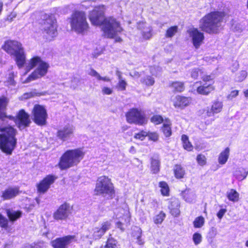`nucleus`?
<instances>
[{
	"mask_svg": "<svg viewBox=\"0 0 248 248\" xmlns=\"http://www.w3.org/2000/svg\"><path fill=\"white\" fill-rule=\"evenodd\" d=\"M105 10L103 5L95 7L90 13L89 18L92 24L102 25L101 29L105 36L112 38L121 32L123 29L120 22L115 18L109 16L104 18Z\"/></svg>",
	"mask_w": 248,
	"mask_h": 248,
	"instance_id": "nucleus-1",
	"label": "nucleus"
},
{
	"mask_svg": "<svg viewBox=\"0 0 248 248\" xmlns=\"http://www.w3.org/2000/svg\"><path fill=\"white\" fill-rule=\"evenodd\" d=\"M8 100L5 97H0V121L6 122L8 118L6 113L2 111L7 105ZM0 149L7 155H11L16 144V130L11 126L0 125Z\"/></svg>",
	"mask_w": 248,
	"mask_h": 248,
	"instance_id": "nucleus-2",
	"label": "nucleus"
},
{
	"mask_svg": "<svg viewBox=\"0 0 248 248\" xmlns=\"http://www.w3.org/2000/svg\"><path fill=\"white\" fill-rule=\"evenodd\" d=\"M224 17V13L217 11L210 12L200 19L199 28L210 34L217 33L221 29Z\"/></svg>",
	"mask_w": 248,
	"mask_h": 248,
	"instance_id": "nucleus-3",
	"label": "nucleus"
},
{
	"mask_svg": "<svg viewBox=\"0 0 248 248\" xmlns=\"http://www.w3.org/2000/svg\"><path fill=\"white\" fill-rule=\"evenodd\" d=\"M35 66H37L36 69L23 82V83H28L44 77L47 74L49 67L48 63L42 61L39 57L35 56L31 59L27 63L26 73Z\"/></svg>",
	"mask_w": 248,
	"mask_h": 248,
	"instance_id": "nucleus-4",
	"label": "nucleus"
},
{
	"mask_svg": "<svg viewBox=\"0 0 248 248\" xmlns=\"http://www.w3.org/2000/svg\"><path fill=\"white\" fill-rule=\"evenodd\" d=\"M2 48L7 53L15 57V60L19 68L24 66L26 56L24 48L20 42L8 40L5 42Z\"/></svg>",
	"mask_w": 248,
	"mask_h": 248,
	"instance_id": "nucleus-5",
	"label": "nucleus"
},
{
	"mask_svg": "<svg viewBox=\"0 0 248 248\" xmlns=\"http://www.w3.org/2000/svg\"><path fill=\"white\" fill-rule=\"evenodd\" d=\"M84 153L80 149L69 150L60 158L57 166L61 170H65L77 165L83 158Z\"/></svg>",
	"mask_w": 248,
	"mask_h": 248,
	"instance_id": "nucleus-6",
	"label": "nucleus"
},
{
	"mask_svg": "<svg viewBox=\"0 0 248 248\" xmlns=\"http://www.w3.org/2000/svg\"><path fill=\"white\" fill-rule=\"evenodd\" d=\"M71 30L78 34H84L89 28L86 14L82 11H76L70 18Z\"/></svg>",
	"mask_w": 248,
	"mask_h": 248,
	"instance_id": "nucleus-7",
	"label": "nucleus"
},
{
	"mask_svg": "<svg viewBox=\"0 0 248 248\" xmlns=\"http://www.w3.org/2000/svg\"><path fill=\"white\" fill-rule=\"evenodd\" d=\"M95 192L97 195L112 198L115 193L110 179L106 176L99 177L96 181Z\"/></svg>",
	"mask_w": 248,
	"mask_h": 248,
	"instance_id": "nucleus-8",
	"label": "nucleus"
},
{
	"mask_svg": "<svg viewBox=\"0 0 248 248\" xmlns=\"http://www.w3.org/2000/svg\"><path fill=\"white\" fill-rule=\"evenodd\" d=\"M57 28V21L54 15L51 14H45L43 16V18L41 23V29L49 39L56 36Z\"/></svg>",
	"mask_w": 248,
	"mask_h": 248,
	"instance_id": "nucleus-9",
	"label": "nucleus"
},
{
	"mask_svg": "<svg viewBox=\"0 0 248 248\" xmlns=\"http://www.w3.org/2000/svg\"><path fill=\"white\" fill-rule=\"evenodd\" d=\"M126 121L129 124L142 125L147 123L148 119L140 109L133 108L125 114Z\"/></svg>",
	"mask_w": 248,
	"mask_h": 248,
	"instance_id": "nucleus-10",
	"label": "nucleus"
},
{
	"mask_svg": "<svg viewBox=\"0 0 248 248\" xmlns=\"http://www.w3.org/2000/svg\"><path fill=\"white\" fill-rule=\"evenodd\" d=\"M111 223L109 221H106L101 224V226L95 227L91 230L85 232L83 237L86 238L97 240L100 239L109 229Z\"/></svg>",
	"mask_w": 248,
	"mask_h": 248,
	"instance_id": "nucleus-11",
	"label": "nucleus"
},
{
	"mask_svg": "<svg viewBox=\"0 0 248 248\" xmlns=\"http://www.w3.org/2000/svg\"><path fill=\"white\" fill-rule=\"evenodd\" d=\"M32 115L33 122L38 125L43 126L46 124L47 113L44 106L38 104L34 105Z\"/></svg>",
	"mask_w": 248,
	"mask_h": 248,
	"instance_id": "nucleus-12",
	"label": "nucleus"
},
{
	"mask_svg": "<svg viewBox=\"0 0 248 248\" xmlns=\"http://www.w3.org/2000/svg\"><path fill=\"white\" fill-rule=\"evenodd\" d=\"M7 119L13 120L17 127L20 129L29 126L31 123L29 114L24 109L20 110L16 117L8 116Z\"/></svg>",
	"mask_w": 248,
	"mask_h": 248,
	"instance_id": "nucleus-13",
	"label": "nucleus"
},
{
	"mask_svg": "<svg viewBox=\"0 0 248 248\" xmlns=\"http://www.w3.org/2000/svg\"><path fill=\"white\" fill-rule=\"evenodd\" d=\"M77 241L74 235H68L55 239L51 242L53 248H68L69 245Z\"/></svg>",
	"mask_w": 248,
	"mask_h": 248,
	"instance_id": "nucleus-14",
	"label": "nucleus"
},
{
	"mask_svg": "<svg viewBox=\"0 0 248 248\" xmlns=\"http://www.w3.org/2000/svg\"><path fill=\"white\" fill-rule=\"evenodd\" d=\"M71 213V207L70 204L64 203L54 213L53 217L56 220H65Z\"/></svg>",
	"mask_w": 248,
	"mask_h": 248,
	"instance_id": "nucleus-15",
	"label": "nucleus"
},
{
	"mask_svg": "<svg viewBox=\"0 0 248 248\" xmlns=\"http://www.w3.org/2000/svg\"><path fill=\"white\" fill-rule=\"evenodd\" d=\"M189 37L191 38L192 43L195 48H198L202 44L204 36L202 32L196 28H191L187 31Z\"/></svg>",
	"mask_w": 248,
	"mask_h": 248,
	"instance_id": "nucleus-16",
	"label": "nucleus"
},
{
	"mask_svg": "<svg viewBox=\"0 0 248 248\" xmlns=\"http://www.w3.org/2000/svg\"><path fill=\"white\" fill-rule=\"evenodd\" d=\"M56 177L53 175H47L37 185V190L40 194H45L54 183Z\"/></svg>",
	"mask_w": 248,
	"mask_h": 248,
	"instance_id": "nucleus-17",
	"label": "nucleus"
},
{
	"mask_svg": "<svg viewBox=\"0 0 248 248\" xmlns=\"http://www.w3.org/2000/svg\"><path fill=\"white\" fill-rule=\"evenodd\" d=\"M74 131V127L72 125H66L63 128L58 131L57 133V137L65 141L68 140L73 135Z\"/></svg>",
	"mask_w": 248,
	"mask_h": 248,
	"instance_id": "nucleus-18",
	"label": "nucleus"
},
{
	"mask_svg": "<svg viewBox=\"0 0 248 248\" xmlns=\"http://www.w3.org/2000/svg\"><path fill=\"white\" fill-rule=\"evenodd\" d=\"M180 202L177 199L173 198L170 200L169 208L170 210V213L172 216L177 217L179 215L180 213Z\"/></svg>",
	"mask_w": 248,
	"mask_h": 248,
	"instance_id": "nucleus-19",
	"label": "nucleus"
},
{
	"mask_svg": "<svg viewBox=\"0 0 248 248\" xmlns=\"http://www.w3.org/2000/svg\"><path fill=\"white\" fill-rule=\"evenodd\" d=\"M19 193V188L17 187H11L5 190L2 195V198L5 200H9L15 198Z\"/></svg>",
	"mask_w": 248,
	"mask_h": 248,
	"instance_id": "nucleus-20",
	"label": "nucleus"
},
{
	"mask_svg": "<svg viewBox=\"0 0 248 248\" xmlns=\"http://www.w3.org/2000/svg\"><path fill=\"white\" fill-rule=\"evenodd\" d=\"M190 102L189 98L178 95L175 97L173 105L175 108H183L189 105Z\"/></svg>",
	"mask_w": 248,
	"mask_h": 248,
	"instance_id": "nucleus-21",
	"label": "nucleus"
},
{
	"mask_svg": "<svg viewBox=\"0 0 248 248\" xmlns=\"http://www.w3.org/2000/svg\"><path fill=\"white\" fill-rule=\"evenodd\" d=\"M139 27L142 30V35L143 38L149 39L152 37L153 29L150 26L142 23L139 25Z\"/></svg>",
	"mask_w": 248,
	"mask_h": 248,
	"instance_id": "nucleus-22",
	"label": "nucleus"
},
{
	"mask_svg": "<svg viewBox=\"0 0 248 248\" xmlns=\"http://www.w3.org/2000/svg\"><path fill=\"white\" fill-rule=\"evenodd\" d=\"M214 90L215 87L212 84H204L203 85L197 87V92L200 94L206 95Z\"/></svg>",
	"mask_w": 248,
	"mask_h": 248,
	"instance_id": "nucleus-23",
	"label": "nucleus"
},
{
	"mask_svg": "<svg viewBox=\"0 0 248 248\" xmlns=\"http://www.w3.org/2000/svg\"><path fill=\"white\" fill-rule=\"evenodd\" d=\"M171 123L169 119H165L162 127V132L166 137H169L172 134Z\"/></svg>",
	"mask_w": 248,
	"mask_h": 248,
	"instance_id": "nucleus-24",
	"label": "nucleus"
},
{
	"mask_svg": "<svg viewBox=\"0 0 248 248\" xmlns=\"http://www.w3.org/2000/svg\"><path fill=\"white\" fill-rule=\"evenodd\" d=\"M230 155V148H226L218 155V161L220 164H225L228 160Z\"/></svg>",
	"mask_w": 248,
	"mask_h": 248,
	"instance_id": "nucleus-25",
	"label": "nucleus"
},
{
	"mask_svg": "<svg viewBox=\"0 0 248 248\" xmlns=\"http://www.w3.org/2000/svg\"><path fill=\"white\" fill-rule=\"evenodd\" d=\"M7 215L9 219L12 221H14L21 217L22 212L19 211H15L11 209L6 210Z\"/></svg>",
	"mask_w": 248,
	"mask_h": 248,
	"instance_id": "nucleus-26",
	"label": "nucleus"
},
{
	"mask_svg": "<svg viewBox=\"0 0 248 248\" xmlns=\"http://www.w3.org/2000/svg\"><path fill=\"white\" fill-rule=\"evenodd\" d=\"M160 170V162L157 159L152 158L151 161V170L153 173H157Z\"/></svg>",
	"mask_w": 248,
	"mask_h": 248,
	"instance_id": "nucleus-27",
	"label": "nucleus"
},
{
	"mask_svg": "<svg viewBox=\"0 0 248 248\" xmlns=\"http://www.w3.org/2000/svg\"><path fill=\"white\" fill-rule=\"evenodd\" d=\"M182 194L184 199L186 202H192L195 199V194L189 190L184 191Z\"/></svg>",
	"mask_w": 248,
	"mask_h": 248,
	"instance_id": "nucleus-28",
	"label": "nucleus"
},
{
	"mask_svg": "<svg viewBox=\"0 0 248 248\" xmlns=\"http://www.w3.org/2000/svg\"><path fill=\"white\" fill-rule=\"evenodd\" d=\"M239 193L234 189H232L227 192V197L228 199L233 202H236L239 200Z\"/></svg>",
	"mask_w": 248,
	"mask_h": 248,
	"instance_id": "nucleus-29",
	"label": "nucleus"
},
{
	"mask_svg": "<svg viewBox=\"0 0 248 248\" xmlns=\"http://www.w3.org/2000/svg\"><path fill=\"white\" fill-rule=\"evenodd\" d=\"M170 87L174 92H181L184 90V84L182 82L175 81L171 83Z\"/></svg>",
	"mask_w": 248,
	"mask_h": 248,
	"instance_id": "nucleus-30",
	"label": "nucleus"
},
{
	"mask_svg": "<svg viewBox=\"0 0 248 248\" xmlns=\"http://www.w3.org/2000/svg\"><path fill=\"white\" fill-rule=\"evenodd\" d=\"M222 108V102L218 101L214 102L211 107V108L215 114L221 112Z\"/></svg>",
	"mask_w": 248,
	"mask_h": 248,
	"instance_id": "nucleus-31",
	"label": "nucleus"
},
{
	"mask_svg": "<svg viewBox=\"0 0 248 248\" xmlns=\"http://www.w3.org/2000/svg\"><path fill=\"white\" fill-rule=\"evenodd\" d=\"M183 142V147L185 149L190 151L193 149V146L190 142L188 141V138L186 135H183L181 138Z\"/></svg>",
	"mask_w": 248,
	"mask_h": 248,
	"instance_id": "nucleus-32",
	"label": "nucleus"
},
{
	"mask_svg": "<svg viewBox=\"0 0 248 248\" xmlns=\"http://www.w3.org/2000/svg\"><path fill=\"white\" fill-rule=\"evenodd\" d=\"M174 172L176 178H182L184 177L185 171L180 165H176L174 168Z\"/></svg>",
	"mask_w": 248,
	"mask_h": 248,
	"instance_id": "nucleus-33",
	"label": "nucleus"
},
{
	"mask_svg": "<svg viewBox=\"0 0 248 248\" xmlns=\"http://www.w3.org/2000/svg\"><path fill=\"white\" fill-rule=\"evenodd\" d=\"M178 27L177 26H171L169 28L165 33V36L167 38H171L174 36L178 32Z\"/></svg>",
	"mask_w": 248,
	"mask_h": 248,
	"instance_id": "nucleus-34",
	"label": "nucleus"
},
{
	"mask_svg": "<svg viewBox=\"0 0 248 248\" xmlns=\"http://www.w3.org/2000/svg\"><path fill=\"white\" fill-rule=\"evenodd\" d=\"M140 81L141 83L148 86H153L155 82L154 78L150 76H146L141 79Z\"/></svg>",
	"mask_w": 248,
	"mask_h": 248,
	"instance_id": "nucleus-35",
	"label": "nucleus"
},
{
	"mask_svg": "<svg viewBox=\"0 0 248 248\" xmlns=\"http://www.w3.org/2000/svg\"><path fill=\"white\" fill-rule=\"evenodd\" d=\"M204 71L202 68H194L191 71V77L194 79H197L199 76L202 77Z\"/></svg>",
	"mask_w": 248,
	"mask_h": 248,
	"instance_id": "nucleus-36",
	"label": "nucleus"
},
{
	"mask_svg": "<svg viewBox=\"0 0 248 248\" xmlns=\"http://www.w3.org/2000/svg\"><path fill=\"white\" fill-rule=\"evenodd\" d=\"M159 186L161 188V192L163 196H168L169 193V187L168 184L165 182H160Z\"/></svg>",
	"mask_w": 248,
	"mask_h": 248,
	"instance_id": "nucleus-37",
	"label": "nucleus"
},
{
	"mask_svg": "<svg viewBox=\"0 0 248 248\" xmlns=\"http://www.w3.org/2000/svg\"><path fill=\"white\" fill-rule=\"evenodd\" d=\"M204 224V218L202 216L196 217L193 221L194 227L196 228H200Z\"/></svg>",
	"mask_w": 248,
	"mask_h": 248,
	"instance_id": "nucleus-38",
	"label": "nucleus"
},
{
	"mask_svg": "<svg viewBox=\"0 0 248 248\" xmlns=\"http://www.w3.org/2000/svg\"><path fill=\"white\" fill-rule=\"evenodd\" d=\"M166 217L165 214L161 211L159 214L156 215L154 218V222L156 224H160L162 223Z\"/></svg>",
	"mask_w": 248,
	"mask_h": 248,
	"instance_id": "nucleus-39",
	"label": "nucleus"
},
{
	"mask_svg": "<svg viewBox=\"0 0 248 248\" xmlns=\"http://www.w3.org/2000/svg\"><path fill=\"white\" fill-rule=\"evenodd\" d=\"M247 175V172L243 169L235 171V175L238 180H243Z\"/></svg>",
	"mask_w": 248,
	"mask_h": 248,
	"instance_id": "nucleus-40",
	"label": "nucleus"
},
{
	"mask_svg": "<svg viewBox=\"0 0 248 248\" xmlns=\"http://www.w3.org/2000/svg\"><path fill=\"white\" fill-rule=\"evenodd\" d=\"M151 121L155 124H159L161 123H164V120L161 116L159 115H155L151 117Z\"/></svg>",
	"mask_w": 248,
	"mask_h": 248,
	"instance_id": "nucleus-41",
	"label": "nucleus"
},
{
	"mask_svg": "<svg viewBox=\"0 0 248 248\" xmlns=\"http://www.w3.org/2000/svg\"><path fill=\"white\" fill-rule=\"evenodd\" d=\"M202 116L204 118L209 117L215 115L211 108L207 107L203 110L202 114Z\"/></svg>",
	"mask_w": 248,
	"mask_h": 248,
	"instance_id": "nucleus-42",
	"label": "nucleus"
},
{
	"mask_svg": "<svg viewBox=\"0 0 248 248\" xmlns=\"http://www.w3.org/2000/svg\"><path fill=\"white\" fill-rule=\"evenodd\" d=\"M147 137H148L149 140L155 142L158 140L159 135L157 133L155 132H147Z\"/></svg>",
	"mask_w": 248,
	"mask_h": 248,
	"instance_id": "nucleus-43",
	"label": "nucleus"
},
{
	"mask_svg": "<svg viewBox=\"0 0 248 248\" xmlns=\"http://www.w3.org/2000/svg\"><path fill=\"white\" fill-rule=\"evenodd\" d=\"M105 248H117L116 241L112 238L108 239Z\"/></svg>",
	"mask_w": 248,
	"mask_h": 248,
	"instance_id": "nucleus-44",
	"label": "nucleus"
},
{
	"mask_svg": "<svg viewBox=\"0 0 248 248\" xmlns=\"http://www.w3.org/2000/svg\"><path fill=\"white\" fill-rule=\"evenodd\" d=\"M192 239L194 244L195 245H198L200 244L202 241V236L200 233L196 232L193 234Z\"/></svg>",
	"mask_w": 248,
	"mask_h": 248,
	"instance_id": "nucleus-45",
	"label": "nucleus"
},
{
	"mask_svg": "<svg viewBox=\"0 0 248 248\" xmlns=\"http://www.w3.org/2000/svg\"><path fill=\"white\" fill-rule=\"evenodd\" d=\"M161 71V68L158 66H153L150 67V71L153 76H157Z\"/></svg>",
	"mask_w": 248,
	"mask_h": 248,
	"instance_id": "nucleus-46",
	"label": "nucleus"
},
{
	"mask_svg": "<svg viewBox=\"0 0 248 248\" xmlns=\"http://www.w3.org/2000/svg\"><path fill=\"white\" fill-rule=\"evenodd\" d=\"M147 132L141 131L139 132L138 133L135 134L134 137L136 139L143 140L145 139V138L147 137Z\"/></svg>",
	"mask_w": 248,
	"mask_h": 248,
	"instance_id": "nucleus-47",
	"label": "nucleus"
},
{
	"mask_svg": "<svg viewBox=\"0 0 248 248\" xmlns=\"http://www.w3.org/2000/svg\"><path fill=\"white\" fill-rule=\"evenodd\" d=\"M121 211L122 213L124 212V215L122 217V218L124 219L125 222L127 224H128L130 220V216L129 211L128 210H124L123 209H121Z\"/></svg>",
	"mask_w": 248,
	"mask_h": 248,
	"instance_id": "nucleus-48",
	"label": "nucleus"
},
{
	"mask_svg": "<svg viewBox=\"0 0 248 248\" xmlns=\"http://www.w3.org/2000/svg\"><path fill=\"white\" fill-rule=\"evenodd\" d=\"M197 161L199 165L203 166L206 163V157L203 155H199L197 156Z\"/></svg>",
	"mask_w": 248,
	"mask_h": 248,
	"instance_id": "nucleus-49",
	"label": "nucleus"
},
{
	"mask_svg": "<svg viewBox=\"0 0 248 248\" xmlns=\"http://www.w3.org/2000/svg\"><path fill=\"white\" fill-rule=\"evenodd\" d=\"M127 86L126 82L124 79H121L119 80L118 83V87L119 89L121 91H124L126 89Z\"/></svg>",
	"mask_w": 248,
	"mask_h": 248,
	"instance_id": "nucleus-50",
	"label": "nucleus"
},
{
	"mask_svg": "<svg viewBox=\"0 0 248 248\" xmlns=\"http://www.w3.org/2000/svg\"><path fill=\"white\" fill-rule=\"evenodd\" d=\"M7 219L0 214V226L3 228H6L7 226Z\"/></svg>",
	"mask_w": 248,
	"mask_h": 248,
	"instance_id": "nucleus-51",
	"label": "nucleus"
},
{
	"mask_svg": "<svg viewBox=\"0 0 248 248\" xmlns=\"http://www.w3.org/2000/svg\"><path fill=\"white\" fill-rule=\"evenodd\" d=\"M88 74L91 76L95 77L97 80L98 78H100V75L99 74L93 69H91Z\"/></svg>",
	"mask_w": 248,
	"mask_h": 248,
	"instance_id": "nucleus-52",
	"label": "nucleus"
},
{
	"mask_svg": "<svg viewBox=\"0 0 248 248\" xmlns=\"http://www.w3.org/2000/svg\"><path fill=\"white\" fill-rule=\"evenodd\" d=\"M239 91L238 90H234L231 92L230 94L227 96L228 99H232V98L237 96L238 94Z\"/></svg>",
	"mask_w": 248,
	"mask_h": 248,
	"instance_id": "nucleus-53",
	"label": "nucleus"
},
{
	"mask_svg": "<svg viewBox=\"0 0 248 248\" xmlns=\"http://www.w3.org/2000/svg\"><path fill=\"white\" fill-rule=\"evenodd\" d=\"M239 80L243 81L247 76V72L246 71H241L239 73Z\"/></svg>",
	"mask_w": 248,
	"mask_h": 248,
	"instance_id": "nucleus-54",
	"label": "nucleus"
},
{
	"mask_svg": "<svg viewBox=\"0 0 248 248\" xmlns=\"http://www.w3.org/2000/svg\"><path fill=\"white\" fill-rule=\"evenodd\" d=\"M226 211L227 210L226 209H220L217 213V217H218V218L221 219L224 215V214L226 213Z\"/></svg>",
	"mask_w": 248,
	"mask_h": 248,
	"instance_id": "nucleus-55",
	"label": "nucleus"
},
{
	"mask_svg": "<svg viewBox=\"0 0 248 248\" xmlns=\"http://www.w3.org/2000/svg\"><path fill=\"white\" fill-rule=\"evenodd\" d=\"M102 93L103 94L109 95L112 93V90L109 88L105 87L102 89Z\"/></svg>",
	"mask_w": 248,
	"mask_h": 248,
	"instance_id": "nucleus-56",
	"label": "nucleus"
},
{
	"mask_svg": "<svg viewBox=\"0 0 248 248\" xmlns=\"http://www.w3.org/2000/svg\"><path fill=\"white\" fill-rule=\"evenodd\" d=\"M202 78L204 81H209L213 79V77L211 75H204L203 74L202 76Z\"/></svg>",
	"mask_w": 248,
	"mask_h": 248,
	"instance_id": "nucleus-57",
	"label": "nucleus"
},
{
	"mask_svg": "<svg viewBox=\"0 0 248 248\" xmlns=\"http://www.w3.org/2000/svg\"><path fill=\"white\" fill-rule=\"evenodd\" d=\"M130 75L134 78H139L140 76L139 73L136 71L131 72Z\"/></svg>",
	"mask_w": 248,
	"mask_h": 248,
	"instance_id": "nucleus-58",
	"label": "nucleus"
},
{
	"mask_svg": "<svg viewBox=\"0 0 248 248\" xmlns=\"http://www.w3.org/2000/svg\"><path fill=\"white\" fill-rule=\"evenodd\" d=\"M116 226L118 228L120 229L122 232L124 231V228L123 227V224L121 222H118L116 224Z\"/></svg>",
	"mask_w": 248,
	"mask_h": 248,
	"instance_id": "nucleus-59",
	"label": "nucleus"
},
{
	"mask_svg": "<svg viewBox=\"0 0 248 248\" xmlns=\"http://www.w3.org/2000/svg\"><path fill=\"white\" fill-rule=\"evenodd\" d=\"M98 80H103L104 81H109L110 80V78L107 77H102L100 76V78L98 79Z\"/></svg>",
	"mask_w": 248,
	"mask_h": 248,
	"instance_id": "nucleus-60",
	"label": "nucleus"
},
{
	"mask_svg": "<svg viewBox=\"0 0 248 248\" xmlns=\"http://www.w3.org/2000/svg\"><path fill=\"white\" fill-rule=\"evenodd\" d=\"M116 75L118 77L119 80L121 79H123L122 76V73L120 71L117 70L116 72Z\"/></svg>",
	"mask_w": 248,
	"mask_h": 248,
	"instance_id": "nucleus-61",
	"label": "nucleus"
},
{
	"mask_svg": "<svg viewBox=\"0 0 248 248\" xmlns=\"http://www.w3.org/2000/svg\"><path fill=\"white\" fill-rule=\"evenodd\" d=\"M138 241H137V243L139 245H142L143 244L144 242H143V241L142 240V239H141V237L140 236H138Z\"/></svg>",
	"mask_w": 248,
	"mask_h": 248,
	"instance_id": "nucleus-62",
	"label": "nucleus"
},
{
	"mask_svg": "<svg viewBox=\"0 0 248 248\" xmlns=\"http://www.w3.org/2000/svg\"><path fill=\"white\" fill-rule=\"evenodd\" d=\"M3 8V2L1 1H0V14H1V12Z\"/></svg>",
	"mask_w": 248,
	"mask_h": 248,
	"instance_id": "nucleus-63",
	"label": "nucleus"
},
{
	"mask_svg": "<svg viewBox=\"0 0 248 248\" xmlns=\"http://www.w3.org/2000/svg\"><path fill=\"white\" fill-rule=\"evenodd\" d=\"M244 94L246 97L248 98V89L244 92Z\"/></svg>",
	"mask_w": 248,
	"mask_h": 248,
	"instance_id": "nucleus-64",
	"label": "nucleus"
}]
</instances>
